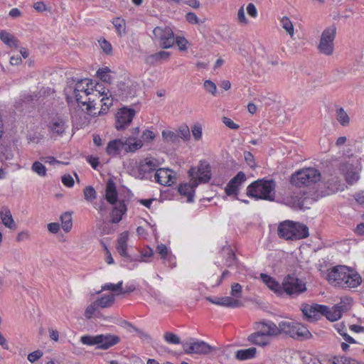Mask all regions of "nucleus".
Returning a JSON list of instances; mask_svg holds the SVG:
<instances>
[{"label": "nucleus", "instance_id": "1", "mask_svg": "<svg viewBox=\"0 0 364 364\" xmlns=\"http://www.w3.org/2000/svg\"><path fill=\"white\" fill-rule=\"evenodd\" d=\"M326 279L330 284L342 288H355L362 282V278L358 272L344 265L328 269Z\"/></svg>", "mask_w": 364, "mask_h": 364}, {"label": "nucleus", "instance_id": "2", "mask_svg": "<svg viewBox=\"0 0 364 364\" xmlns=\"http://www.w3.org/2000/svg\"><path fill=\"white\" fill-rule=\"evenodd\" d=\"M276 182L273 179L262 178L250 183L247 188V195L255 200H275Z\"/></svg>", "mask_w": 364, "mask_h": 364}, {"label": "nucleus", "instance_id": "3", "mask_svg": "<svg viewBox=\"0 0 364 364\" xmlns=\"http://www.w3.org/2000/svg\"><path fill=\"white\" fill-rule=\"evenodd\" d=\"M276 336L284 333L299 341L308 340L312 337V334L305 326L294 321H280L278 326L276 325Z\"/></svg>", "mask_w": 364, "mask_h": 364}, {"label": "nucleus", "instance_id": "4", "mask_svg": "<svg viewBox=\"0 0 364 364\" xmlns=\"http://www.w3.org/2000/svg\"><path fill=\"white\" fill-rule=\"evenodd\" d=\"M255 328L258 331L250 334L247 337L249 342L254 345L264 346L268 344L265 336H276V324L272 321H262L255 323Z\"/></svg>", "mask_w": 364, "mask_h": 364}, {"label": "nucleus", "instance_id": "5", "mask_svg": "<svg viewBox=\"0 0 364 364\" xmlns=\"http://www.w3.org/2000/svg\"><path fill=\"white\" fill-rule=\"evenodd\" d=\"M336 35V26L333 24L326 28L321 33V39L318 46L319 53L331 55L334 50L333 41Z\"/></svg>", "mask_w": 364, "mask_h": 364}, {"label": "nucleus", "instance_id": "6", "mask_svg": "<svg viewBox=\"0 0 364 364\" xmlns=\"http://www.w3.org/2000/svg\"><path fill=\"white\" fill-rule=\"evenodd\" d=\"M306 290V284L294 274L287 275L282 283V294L299 295Z\"/></svg>", "mask_w": 364, "mask_h": 364}, {"label": "nucleus", "instance_id": "7", "mask_svg": "<svg viewBox=\"0 0 364 364\" xmlns=\"http://www.w3.org/2000/svg\"><path fill=\"white\" fill-rule=\"evenodd\" d=\"M153 34L159 40V45L161 48L167 49L174 45V33L170 27L163 28L157 26L154 29Z\"/></svg>", "mask_w": 364, "mask_h": 364}, {"label": "nucleus", "instance_id": "8", "mask_svg": "<svg viewBox=\"0 0 364 364\" xmlns=\"http://www.w3.org/2000/svg\"><path fill=\"white\" fill-rule=\"evenodd\" d=\"M183 348L187 354H203L210 353L214 348L203 341L193 339V342L183 343Z\"/></svg>", "mask_w": 364, "mask_h": 364}, {"label": "nucleus", "instance_id": "9", "mask_svg": "<svg viewBox=\"0 0 364 364\" xmlns=\"http://www.w3.org/2000/svg\"><path fill=\"white\" fill-rule=\"evenodd\" d=\"M188 175L191 179L197 180L198 183H208L211 178L210 164L206 161H201L197 172L194 167H191L188 171Z\"/></svg>", "mask_w": 364, "mask_h": 364}, {"label": "nucleus", "instance_id": "10", "mask_svg": "<svg viewBox=\"0 0 364 364\" xmlns=\"http://www.w3.org/2000/svg\"><path fill=\"white\" fill-rule=\"evenodd\" d=\"M157 165L155 161L148 158L141 161L139 166L135 170H132L133 176L139 179H147L149 175L154 171H156Z\"/></svg>", "mask_w": 364, "mask_h": 364}, {"label": "nucleus", "instance_id": "11", "mask_svg": "<svg viewBox=\"0 0 364 364\" xmlns=\"http://www.w3.org/2000/svg\"><path fill=\"white\" fill-rule=\"evenodd\" d=\"M96 99H92V97H89L85 100H82L80 104L82 106H86V113L92 117H96L98 115L103 114L107 112L109 107L112 105L113 97L110 102H104L101 105V109L100 111L97 112L96 108Z\"/></svg>", "mask_w": 364, "mask_h": 364}, {"label": "nucleus", "instance_id": "12", "mask_svg": "<svg viewBox=\"0 0 364 364\" xmlns=\"http://www.w3.org/2000/svg\"><path fill=\"white\" fill-rule=\"evenodd\" d=\"M92 85V80L87 78L77 80L73 90V94L75 95V100L78 104L82 102V99L83 97V96L80 95V92H83L85 94L86 99L92 95L90 92Z\"/></svg>", "mask_w": 364, "mask_h": 364}, {"label": "nucleus", "instance_id": "13", "mask_svg": "<svg viewBox=\"0 0 364 364\" xmlns=\"http://www.w3.org/2000/svg\"><path fill=\"white\" fill-rule=\"evenodd\" d=\"M135 115L132 108L123 107L116 115L115 127L117 130H123L128 127Z\"/></svg>", "mask_w": 364, "mask_h": 364}, {"label": "nucleus", "instance_id": "14", "mask_svg": "<svg viewBox=\"0 0 364 364\" xmlns=\"http://www.w3.org/2000/svg\"><path fill=\"white\" fill-rule=\"evenodd\" d=\"M306 198L301 191L289 192L282 198L281 203L294 208L302 209L304 207Z\"/></svg>", "mask_w": 364, "mask_h": 364}, {"label": "nucleus", "instance_id": "15", "mask_svg": "<svg viewBox=\"0 0 364 364\" xmlns=\"http://www.w3.org/2000/svg\"><path fill=\"white\" fill-rule=\"evenodd\" d=\"M326 306L314 304H304L301 306V311L304 316L306 318V319L309 321H315L319 319L320 316L322 315V311L326 310Z\"/></svg>", "mask_w": 364, "mask_h": 364}, {"label": "nucleus", "instance_id": "16", "mask_svg": "<svg viewBox=\"0 0 364 364\" xmlns=\"http://www.w3.org/2000/svg\"><path fill=\"white\" fill-rule=\"evenodd\" d=\"M245 180L246 176L245 173L239 171L227 184L225 189L227 196H230L235 195V198L239 200L237 197L238 188Z\"/></svg>", "mask_w": 364, "mask_h": 364}, {"label": "nucleus", "instance_id": "17", "mask_svg": "<svg viewBox=\"0 0 364 364\" xmlns=\"http://www.w3.org/2000/svg\"><path fill=\"white\" fill-rule=\"evenodd\" d=\"M99 346L97 349L107 350L117 345L120 342V338L118 336L110 333L98 335Z\"/></svg>", "mask_w": 364, "mask_h": 364}, {"label": "nucleus", "instance_id": "18", "mask_svg": "<svg viewBox=\"0 0 364 364\" xmlns=\"http://www.w3.org/2000/svg\"><path fill=\"white\" fill-rule=\"evenodd\" d=\"M206 299L212 304L228 308H237L243 306L240 301L231 296H223L218 298H212L208 296L206 298Z\"/></svg>", "mask_w": 364, "mask_h": 364}, {"label": "nucleus", "instance_id": "19", "mask_svg": "<svg viewBox=\"0 0 364 364\" xmlns=\"http://www.w3.org/2000/svg\"><path fill=\"white\" fill-rule=\"evenodd\" d=\"M197 180L191 179L190 183H184L180 184L178 191L181 196L187 197L188 203L193 202L195 189L198 186Z\"/></svg>", "mask_w": 364, "mask_h": 364}, {"label": "nucleus", "instance_id": "20", "mask_svg": "<svg viewBox=\"0 0 364 364\" xmlns=\"http://www.w3.org/2000/svg\"><path fill=\"white\" fill-rule=\"evenodd\" d=\"M154 178L156 182L163 186H171L175 180L172 176V171L168 168L156 169Z\"/></svg>", "mask_w": 364, "mask_h": 364}, {"label": "nucleus", "instance_id": "21", "mask_svg": "<svg viewBox=\"0 0 364 364\" xmlns=\"http://www.w3.org/2000/svg\"><path fill=\"white\" fill-rule=\"evenodd\" d=\"M301 170L300 175L304 176V181L306 186L316 183L321 179V173L318 170L314 168H305Z\"/></svg>", "mask_w": 364, "mask_h": 364}, {"label": "nucleus", "instance_id": "22", "mask_svg": "<svg viewBox=\"0 0 364 364\" xmlns=\"http://www.w3.org/2000/svg\"><path fill=\"white\" fill-rule=\"evenodd\" d=\"M65 129V122L61 117L52 119L48 124L49 131L57 136H62L64 134Z\"/></svg>", "mask_w": 364, "mask_h": 364}, {"label": "nucleus", "instance_id": "23", "mask_svg": "<svg viewBox=\"0 0 364 364\" xmlns=\"http://www.w3.org/2000/svg\"><path fill=\"white\" fill-rule=\"evenodd\" d=\"M291 240L306 238L309 236L308 228L301 223L293 222L291 232Z\"/></svg>", "mask_w": 364, "mask_h": 364}, {"label": "nucleus", "instance_id": "24", "mask_svg": "<svg viewBox=\"0 0 364 364\" xmlns=\"http://www.w3.org/2000/svg\"><path fill=\"white\" fill-rule=\"evenodd\" d=\"M105 198L111 205H115L118 201V193L112 179H109L107 182Z\"/></svg>", "mask_w": 364, "mask_h": 364}, {"label": "nucleus", "instance_id": "25", "mask_svg": "<svg viewBox=\"0 0 364 364\" xmlns=\"http://www.w3.org/2000/svg\"><path fill=\"white\" fill-rule=\"evenodd\" d=\"M124 146H126V143H124V140L114 139L108 143L106 152L111 156L119 155L121 151L124 149Z\"/></svg>", "mask_w": 364, "mask_h": 364}, {"label": "nucleus", "instance_id": "26", "mask_svg": "<svg viewBox=\"0 0 364 364\" xmlns=\"http://www.w3.org/2000/svg\"><path fill=\"white\" fill-rule=\"evenodd\" d=\"M127 212V206L124 200H120L118 205L112 208L111 213V223H118L122 220V215Z\"/></svg>", "mask_w": 364, "mask_h": 364}, {"label": "nucleus", "instance_id": "27", "mask_svg": "<svg viewBox=\"0 0 364 364\" xmlns=\"http://www.w3.org/2000/svg\"><path fill=\"white\" fill-rule=\"evenodd\" d=\"M2 223L11 230H16V225L13 219L11 213L7 207H3L0 211Z\"/></svg>", "mask_w": 364, "mask_h": 364}, {"label": "nucleus", "instance_id": "28", "mask_svg": "<svg viewBox=\"0 0 364 364\" xmlns=\"http://www.w3.org/2000/svg\"><path fill=\"white\" fill-rule=\"evenodd\" d=\"M128 240V233L127 232L121 234L119 238L118 239V244L117 247V250L119 254L124 257L127 258L128 260L132 261L133 259L131 258V256L127 252V242Z\"/></svg>", "mask_w": 364, "mask_h": 364}, {"label": "nucleus", "instance_id": "29", "mask_svg": "<svg viewBox=\"0 0 364 364\" xmlns=\"http://www.w3.org/2000/svg\"><path fill=\"white\" fill-rule=\"evenodd\" d=\"M293 221L291 220H285L281 223L278 227V235L281 238H284L285 240H291V232L292 230Z\"/></svg>", "mask_w": 364, "mask_h": 364}, {"label": "nucleus", "instance_id": "30", "mask_svg": "<svg viewBox=\"0 0 364 364\" xmlns=\"http://www.w3.org/2000/svg\"><path fill=\"white\" fill-rule=\"evenodd\" d=\"M260 278L269 289L277 294H282V284L277 282L274 278L264 273H262L260 274Z\"/></svg>", "mask_w": 364, "mask_h": 364}, {"label": "nucleus", "instance_id": "31", "mask_svg": "<svg viewBox=\"0 0 364 364\" xmlns=\"http://www.w3.org/2000/svg\"><path fill=\"white\" fill-rule=\"evenodd\" d=\"M124 143H126L124 146V151L126 152H134L142 147L143 144L141 140H136L135 136H129L124 140Z\"/></svg>", "mask_w": 364, "mask_h": 364}, {"label": "nucleus", "instance_id": "32", "mask_svg": "<svg viewBox=\"0 0 364 364\" xmlns=\"http://www.w3.org/2000/svg\"><path fill=\"white\" fill-rule=\"evenodd\" d=\"M93 87L94 91L95 93V96L97 97V98H100V97L102 96L103 97L100 100L101 102H104V101H109V97H112V95L109 94L110 92L109 90L106 91L105 87H103V85L101 83L99 82H94L93 85L92 86Z\"/></svg>", "mask_w": 364, "mask_h": 364}, {"label": "nucleus", "instance_id": "33", "mask_svg": "<svg viewBox=\"0 0 364 364\" xmlns=\"http://www.w3.org/2000/svg\"><path fill=\"white\" fill-rule=\"evenodd\" d=\"M0 39L9 47L16 48L18 46V40L6 31L0 32Z\"/></svg>", "mask_w": 364, "mask_h": 364}, {"label": "nucleus", "instance_id": "34", "mask_svg": "<svg viewBox=\"0 0 364 364\" xmlns=\"http://www.w3.org/2000/svg\"><path fill=\"white\" fill-rule=\"evenodd\" d=\"M257 350L254 347L246 349L238 350L235 353V357L239 360H245L255 358Z\"/></svg>", "mask_w": 364, "mask_h": 364}, {"label": "nucleus", "instance_id": "35", "mask_svg": "<svg viewBox=\"0 0 364 364\" xmlns=\"http://www.w3.org/2000/svg\"><path fill=\"white\" fill-rule=\"evenodd\" d=\"M162 137L165 142L173 144L175 145L179 144V136L177 133L169 130H164L162 132Z\"/></svg>", "mask_w": 364, "mask_h": 364}, {"label": "nucleus", "instance_id": "36", "mask_svg": "<svg viewBox=\"0 0 364 364\" xmlns=\"http://www.w3.org/2000/svg\"><path fill=\"white\" fill-rule=\"evenodd\" d=\"M114 294H109L102 296L95 301L97 306L101 308H108L112 306L114 302Z\"/></svg>", "mask_w": 364, "mask_h": 364}, {"label": "nucleus", "instance_id": "37", "mask_svg": "<svg viewBox=\"0 0 364 364\" xmlns=\"http://www.w3.org/2000/svg\"><path fill=\"white\" fill-rule=\"evenodd\" d=\"M326 310L322 311V315L326 316V318L331 321H336L341 318V314L339 310H335L333 306L330 309L327 306H326Z\"/></svg>", "mask_w": 364, "mask_h": 364}, {"label": "nucleus", "instance_id": "38", "mask_svg": "<svg viewBox=\"0 0 364 364\" xmlns=\"http://www.w3.org/2000/svg\"><path fill=\"white\" fill-rule=\"evenodd\" d=\"M61 226L63 230L66 232L70 231L73 227L72 216L68 212L63 213L60 216Z\"/></svg>", "mask_w": 364, "mask_h": 364}, {"label": "nucleus", "instance_id": "39", "mask_svg": "<svg viewBox=\"0 0 364 364\" xmlns=\"http://www.w3.org/2000/svg\"><path fill=\"white\" fill-rule=\"evenodd\" d=\"M301 173V170H299L296 171L291 176L290 183L291 185L296 187H301L306 186L304 181V176L300 175Z\"/></svg>", "mask_w": 364, "mask_h": 364}, {"label": "nucleus", "instance_id": "40", "mask_svg": "<svg viewBox=\"0 0 364 364\" xmlns=\"http://www.w3.org/2000/svg\"><path fill=\"white\" fill-rule=\"evenodd\" d=\"M345 178L346 182L352 185L359 179V174L357 171H354L353 167L352 165L350 166V167L347 169V171L345 174Z\"/></svg>", "mask_w": 364, "mask_h": 364}, {"label": "nucleus", "instance_id": "41", "mask_svg": "<svg viewBox=\"0 0 364 364\" xmlns=\"http://www.w3.org/2000/svg\"><path fill=\"white\" fill-rule=\"evenodd\" d=\"M223 252L227 254L226 258V266L230 267L232 266L237 260L236 256L233 250L230 248V247H224L223 248Z\"/></svg>", "mask_w": 364, "mask_h": 364}, {"label": "nucleus", "instance_id": "42", "mask_svg": "<svg viewBox=\"0 0 364 364\" xmlns=\"http://www.w3.org/2000/svg\"><path fill=\"white\" fill-rule=\"evenodd\" d=\"M118 87V95L121 100H127L131 94L129 91V87L125 82H119L117 85Z\"/></svg>", "mask_w": 364, "mask_h": 364}, {"label": "nucleus", "instance_id": "43", "mask_svg": "<svg viewBox=\"0 0 364 364\" xmlns=\"http://www.w3.org/2000/svg\"><path fill=\"white\" fill-rule=\"evenodd\" d=\"M111 70L108 67L102 68L97 71V76L103 82H110L111 76L109 74Z\"/></svg>", "mask_w": 364, "mask_h": 364}, {"label": "nucleus", "instance_id": "44", "mask_svg": "<svg viewBox=\"0 0 364 364\" xmlns=\"http://www.w3.org/2000/svg\"><path fill=\"white\" fill-rule=\"evenodd\" d=\"M80 341L84 345H87V346H94V345L99 346L98 335H96V336H90V335L82 336L80 338Z\"/></svg>", "mask_w": 364, "mask_h": 364}, {"label": "nucleus", "instance_id": "45", "mask_svg": "<svg viewBox=\"0 0 364 364\" xmlns=\"http://www.w3.org/2000/svg\"><path fill=\"white\" fill-rule=\"evenodd\" d=\"M336 114L337 120L341 125L346 126L349 124V117L342 107L337 109Z\"/></svg>", "mask_w": 364, "mask_h": 364}, {"label": "nucleus", "instance_id": "46", "mask_svg": "<svg viewBox=\"0 0 364 364\" xmlns=\"http://www.w3.org/2000/svg\"><path fill=\"white\" fill-rule=\"evenodd\" d=\"M281 25L291 36L294 35V26L288 17L284 16L281 19Z\"/></svg>", "mask_w": 364, "mask_h": 364}, {"label": "nucleus", "instance_id": "47", "mask_svg": "<svg viewBox=\"0 0 364 364\" xmlns=\"http://www.w3.org/2000/svg\"><path fill=\"white\" fill-rule=\"evenodd\" d=\"M31 169L40 176H45L46 175L47 170L46 166L39 161H35L32 165Z\"/></svg>", "mask_w": 364, "mask_h": 364}, {"label": "nucleus", "instance_id": "48", "mask_svg": "<svg viewBox=\"0 0 364 364\" xmlns=\"http://www.w3.org/2000/svg\"><path fill=\"white\" fill-rule=\"evenodd\" d=\"M123 282L120 281L117 284H114L112 283L105 284L102 287L101 291L103 290H109L112 291H119V292L117 294V295L120 294V292L122 291V287Z\"/></svg>", "mask_w": 364, "mask_h": 364}, {"label": "nucleus", "instance_id": "49", "mask_svg": "<svg viewBox=\"0 0 364 364\" xmlns=\"http://www.w3.org/2000/svg\"><path fill=\"white\" fill-rule=\"evenodd\" d=\"M84 196H85V199L87 201H92L94 199L96 198V191L95 190V188L91 186H86L85 188L84 189Z\"/></svg>", "mask_w": 364, "mask_h": 364}, {"label": "nucleus", "instance_id": "50", "mask_svg": "<svg viewBox=\"0 0 364 364\" xmlns=\"http://www.w3.org/2000/svg\"><path fill=\"white\" fill-rule=\"evenodd\" d=\"M164 340L171 344H179L181 343L180 338L172 332H166L164 335Z\"/></svg>", "mask_w": 364, "mask_h": 364}, {"label": "nucleus", "instance_id": "51", "mask_svg": "<svg viewBox=\"0 0 364 364\" xmlns=\"http://www.w3.org/2000/svg\"><path fill=\"white\" fill-rule=\"evenodd\" d=\"M112 23L114 24L117 32L122 35V33H125V23L123 19L119 18H116L113 20Z\"/></svg>", "mask_w": 364, "mask_h": 364}, {"label": "nucleus", "instance_id": "52", "mask_svg": "<svg viewBox=\"0 0 364 364\" xmlns=\"http://www.w3.org/2000/svg\"><path fill=\"white\" fill-rule=\"evenodd\" d=\"M178 134L179 136V138H181L184 141L189 140L191 137V133L188 127L186 125L181 127L178 129Z\"/></svg>", "mask_w": 364, "mask_h": 364}, {"label": "nucleus", "instance_id": "53", "mask_svg": "<svg viewBox=\"0 0 364 364\" xmlns=\"http://www.w3.org/2000/svg\"><path fill=\"white\" fill-rule=\"evenodd\" d=\"M203 86L207 92L212 94L213 95H215L217 92V87L215 82L210 80H205L203 83Z\"/></svg>", "mask_w": 364, "mask_h": 364}, {"label": "nucleus", "instance_id": "54", "mask_svg": "<svg viewBox=\"0 0 364 364\" xmlns=\"http://www.w3.org/2000/svg\"><path fill=\"white\" fill-rule=\"evenodd\" d=\"M191 132L196 141H198L202 136V127L200 124H196L191 127Z\"/></svg>", "mask_w": 364, "mask_h": 364}, {"label": "nucleus", "instance_id": "55", "mask_svg": "<svg viewBox=\"0 0 364 364\" xmlns=\"http://www.w3.org/2000/svg\"><path fill=\"white\" fill-rule=\"evenodd\" d=\"M97 307L98 306L96 304L95 301L93 302L92 304H90L89 306H87V307L86 308L85 311V318L87 319H90L93 316L94 314L95 313Z\"/></svg>", "mask_w": 364, "mask_h": 364}, {"label": "nucleus", "instance_id": "56", "mask_svg": "<svg viewBox=\"0 0 364 364\" xmlns=\"http://www.w3.org/2000/svg\"><path fill=\"white\" fill-rule=\"evenodd\" d=\"M155 134L149 129H146L143 132L141 135V139L146 143H149L155 139Z\"/></svg>", "mask_w": 364, "mask_h": 364}, {"label": "nucleus", "instance_id": "57", "mask_svg": "<svg viewBox=\"0 0 364 364\" xmlns=\"http://www.w3.org/2000/svg\"><path fill=\"white\" fill-rule=\"evenodd\" d=\"M231 295L233 297L239 298L242 294V286L239 283H235L231 287Z\"/></svg>", "mask_w": 364, "mask_h": 364}, {"label": "nucleus", "instance_id": "58", "mask_svg": "<svg viewBox=\"0 0 364 364\" xmlns=\"http://www.w3.org/2000/svg\"><path fill=\"white\" fill-rule=\"evenodd\" d=\"M128 323L129 326L132 327L138 333V336L140 337L141 339H142L144 341H145V340L148 341V340L151 339V336H149V334H148L147 333L143 331L142 330L135 327L130 323Z\"/></svg>", "mask_w": 364, "mask_h": 364}, {"label": "nucleus", "instance_id": "59", "mask_svg": "<svg viewBox=\"0 0 364 364\" xmlns=\"http://www.w3.org/2000/svg\"><path fill=\"white\" fill-rule=\"evenodd\" d=\"M144 61H145L146 64H147L150 66L155 65L156 63L160 62L156 53L151 54L150 55H148L145 58Z\"/></svg>", "mask_w": 364, "mask_h": 364}, {"label": "nucleus", "instance_id": "60", "mask_svg": "<svg viewBox=\"0 0 364 364\" xmlns=\"http://www.w3.org/2000/svg\"><path fill=\"white\" fill-rule=\"evenodd\" d=\"M43 352L40 350H35L28 354V360L33 363L40 359L43 356Z\"/></svg>", "mask_w": 364, "mask_h": 364}, {"label": "nucleus", "instance_id": "61", "mask_svg": "<svg viewBox=\"0 0 364 364\" xmlns=\"http://www.w3.org/2000/svg\"><path fill=\"white\" fill-rule=\"evenodd\" d=\"M62 183L67 187H73L74 179L70 174H65L62 177Z\"/></svg>", "mask_w": 364, "mask_h": 364}, {"label": "nucleus", "instance_id": "62", "mask_svg": "<svg viewBox=\"0 0 364 364\" xmlns=\"http://www.w3.org/2000/svg\"><path fill=\"white\" fill-rule=\"evenodd\" d=\"M223 123L230 129H239L240 126L237 124H235L231 119L224 117L223 119Z\"/></svg>", "mask_w": 364, "mask_h": 364}, {"label": "nucleus", "instance_id": "63", "mask_svg": "<svg viewBox=\"0 0 364 364\" xmlns=\"http://www.w3.org/2000/svg\"><path fill=\"white\" fill-rule=\"evenodd\" d=\"M156 252L161 256V258L163 259H165L168 255V249L164 244H161L157 246Z\"/></svg>", "mask_w": 364, "mask_h": 364}, {"label": "nucleus", "instance_id": "64", "mask_svg": "<svg viewBox=\"0 0 364 364\" xmlns=\"http://www.w3.org/2000/svg\"><path fill=\"white\" fill-rule=\"evenodd\" d=\"M244 156L246 162L247 164L251 167L253 168L255 166L254 156L250 151H246L244 153Z\"/></svg>", "mask_w": 364, "mask_h": 364}]
</instances>
